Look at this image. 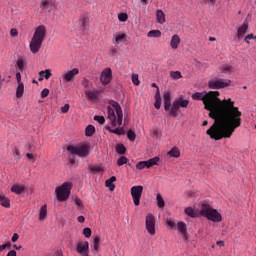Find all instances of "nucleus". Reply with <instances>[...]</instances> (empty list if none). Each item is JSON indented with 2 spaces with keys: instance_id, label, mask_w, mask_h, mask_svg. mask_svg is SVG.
Wrapping results in <instances>:
<instances>
[{
  "instance_id": "nucleus-1",
  "label": "nucleus",
  "mask_w": 256,
  "mask_h": 256,
  "mask_svg": "<svg viewBox=\"0 0 256 256\" xmlns=\"http://www.w3.org/2000/svg\"><path fill=\"white\" fill-rule=\"evenodd\" d=\"M192 99L203 101L204 109L209 111V117L214 119V124L206 131L211 139L215 141L230 139L235 129L241 127L243 113L231 98L219 99V91H210L205 95L202 92H196L192 95Z\"/></svg>"
},
{
  "instance_id": "nucleus-2",
  "label": "nucleus",
  "mask_w": 256,
  "mask_h": 256,
  "mask_svg": "<svg viewBox=\"0 0 256 256\" xmlns=\"http://www.w3.org/2000/svg\"><path fill=\"white\" fill-rule=\"evenodd\" d=\"M164 99V111L168 112L169 117H178L179 109H187L189 107V100L184 99L183 96L175 98L173 103L171 104V93L169 91H164L163 93Z\"/></svg>"
},
{
  "instance_id": "nucleus-3",
  "label": "nucleus",
  "mask_w": 256,
  "mask_h": 256,
  "mask_svg": "<svg viewBox=\"0 0 256 256\" xmlns=\"http://www.w3.org/2000/svg\"><path fill=\"white\" fill-rule=\"evenodd\" d=\"M109 105L107 107L108 111V119L111 122L112 127H121L123 125V109L121 105L117 103V101L110 100Z\"/></svg>"
},
{
  "instance_id": "nucleus-4",
  "label": "nucleus",
  "mask_w": 256,
  "mask_h": 256,
  "mask_svg": "<svg viewBox=\"0 0 256 256\" xmlns=\"http://www.w3.org/2000/svg\"><path fill=\"white\" fill-rule=\"evenodd\" d=\"M46 36H47V28H45L44 25H40L36 27L29 45L31 53H33L34 55L39 53L43 45V41H45Z\"/></svg>"
},
{
  "instance_id": "nucleus-5",
  "label": "nucleus",
  "mask_w": 256,
  "mask_h": 256,
  "mask_svg": "<svg viewBox=\"0 0 256 256\" xmlns=\"http://www.w3.org/2000/svg\"><path fill=\"white\" fill-rule=\"evenodd\" d=\"M200 215L207 218L209 221H213V223H221V221H223L221 214L218 213L216 209L211 208L208 204L201 205Z\"/></svg>"
},
{
  "instance_id": "nucleus-6",
  "label": "nucleus",
  "mask_w": 256,
  "mask_h": 256,
  "mask_svg": "<svg viewBox=\"0 0 256 256\" xmlns=\"http://www.w3.org/2000/svg\"><path fill=\"white\" fill-rule=\"evenodd\" d=\"M71 187H73L71 182H64L61 186L56 187L55 191L58 201H67V199H69Z\"/></svg>"
},
{
  "instance_id": "nucleus-7",
  "label": "nucleus",
  "mask_w": 256,
  "mask_h": 256,
  "mask_svg": "<svg viewBox=\"0 0 256 256\" xmlns=\"http://www.w3.org/2000/svg\"><path fill=\"white\" fill-rule=\"evenodd\" d=\"M70 155H77L78 157H88L90 153L89 144H80L78 146L69 145L67 147Z\"/></svg>"
},
{
  "instance_id": "nucleus-8",
  "label": "nucleus",
  "mask_w": 256,
  "mask_h": 256,
  "mask_svg": "<svg viewBox=\"0 0 256 256\" xmlns=\"http://www.w3.org/2000/svg\"><path fill=\"white\" fill-rule=\"evenodd\" d=\"M231 85V80L222 78H213L208 81L209 89H225Z\"/></svg>"
},
{
  "instance_id": "nucleus-9",
  "label": "nucleus",
  "mask_w": 256,
  "mask_h": 256,
  "mask_svg": "<svg viewBox=\"0 0 256 256\" xmlns=\"http://www.w3.org/2000/svg\"><path fill=\"white\" fill-rule=\"evenodd\" d=\"M131 197L133 199V203L136 207L141 205V196L143 195V186H133L130 189Z\"/></svg>"
},
{
  "instance_id": "nucleus-10",
  "label": "nucleus",
  "mask_w": 256,
  "mask_h": 256,
  "mask_svg": "<svg viewBox=\"0 0 256 256\" xmlns=\"http://www.w3.org/2000/svg\"><path fill=\"white\" fill-rule=\"evenodd\" d=\"M159 161H161V159L159 157H154L151 158L149 160L146 161H140L136 164V169H138L139 171L143 170V169H151V167L157 165V163H159Z\"/></svg>"
},
{
  "instance_id": "nucleus-11",
  "label": "nucleus",
  "mask_w": 256,
  "mask_h": 256,
  "mask_svg": "<svg viewBox=\"0 0 256 256\" xmlns=\"http://www.w3.org/2000/svg\"><path fill=\"white\" fill-rule=\"evenodd\" d=\"M146 230L149 235H155V216L149 213L145 220Z\"/></svg>"
},
{
  "instance_id": "nucleus-12",
  "label": "nucleus",
  "mask_w": 256,
  "mask_h": 256,
  "mask_svg": "<svg viewBox=\"0 0 256 256\" xmlns=\"http://www.w3.org/2000/svg\"><path fill=\"white\" fill-rule=\"evenodd\" d=\"M79 75V69L73 68L72 70H69L62 74V79L64 83H73L75 81V76Z\"/></svg>"
},
{
  "instance_id": "nucleus-13",
  "label": "nucleus",
  "mask_w": 256,
  "mask_h": 256,
  "mask_svg": "<svg viewBox=\"0 0 256 256\" xmlns=\"http://www.w3.org/2000/svg\"><path fill=\"white\" fill-rule=\"evenodd\" d=\"M111 79H113V72L111 71V68L104 69L100 76L102 85H109L111 83Z\"/></svg>"
},
{
  "instance_id": "nucleus-14",
  "label": "nucleus",
  "mask_w": 256,
  "mask_h": 256,
  "mask_svg": "<svg viewBox=\"0 0 256 256\" xmlns=\"http://www.w3.org/2000/svg\"><path fill=\"white\" fill-rule=\"evenodd\" d=\"M76 251L81 256H89V242L85 241L78 243Z\"/></svg>"
},
{
  "instance_id": "nucleus-15",
  "label": "nucleus",
  "mask_w": 256,
  "mask_h": 256,
  "mask_svg": "<svg viewBox=\"0 0 256 256\" xmlns=\"http://www.w3.org/2000/svg\"><path fill=\"white\" fill-rule=\"evenodd\" d=\"M84 93L88 101H97V99H99V95H101V91L96 88L85 90Z\"/></svg>"
},
{
  "instance_id": "nucleus-16",
  "label": "nucleus",
  "mask_w": 256,
  "mask_h": 256,
  "mask_svg": "<svg viewBox=\"0 0 256 256\" xmlns=\"http://www.w3.org/2000/svg\"><path fill=\"white\" fill-rule=\"evenodd\" d=\"M10 191L12 193H15V195H23V193H25V191H27V188L23 185H19V184H14Z\"/></svg>"
},
{
  "instance_id": "nucleus-17",
  "label": "nucleus",
  "mask_w": 256,
  "mask_h": 256,
  "mask_svg": "<svg viewBox=\"0 0 256 256\" xmlns=\"http://www.w3.org/2000/svg\"><path fill=\"white\" fill-rule=\"evenodd\" d=\"M177 229L184 239H187V225L185 222H178Z\"/></svg>"
},
{
  "instance_id": "nucleus-18",
  "label": "nucleus",
  "mask_w": 256,
  "mask_h": 256,
  "mask_svg": "<svg viewBox=\"0 0 256 256\" xmlns=\"http://www.w3.org/2000/svg\"><path fill=\"white\" fill-rule=\"evenodd\" d=\"M181 43V38L179 37V35L174 34L172 36V39L170 41V47L172 49H179V44Z\"/></svg>"
},
{
  "instance_id": "nucleus-19",
  "label": "nucleus",
  "mask_w": 256,
  "mask_h": 256,
  "mask_svg": "<svg viewBox=\"0 0 256 256\" xmlns=\"http://www.w3.org/2000/svg\"><path fill=\"white\" fill-rule=\"evenodd\" d=\"M155 102H154V107L155 109H161V92L159 91V88H157L155 96H154Z\"/></svg>"
},
{
  "instance_id": "nucleus-20",
  "label": "nucleus",
  "mask_w": 256,
  "mask_h": 256,
  "mask_svg": "<svg viewBox=\"0 0 256 256\" xmlns=\"http://www.w3.org/2000/svg\"><path fill=\"white\" fill-rule=\"evenodd\" d=\"M115 181H117V177L112 176L108 180H106L105 185L109 188V191H115Z\"/></svg>"
},
{
  "instance_id": "nucleus-21",
  "label": "nucleus",
  "mask_w": 256,
  "mask_h": 256,
  "mask_svg": "<svg viewBox=\"0 0 256 256\" xmlns=\"http://www.w3.org/2000/svg\"><path fill=\"white\" fill-rule=\"evenodd\" d=\"M40 7L43 11H51L53 4L50 0H42Z\"/></svg>"
},
{
  "instance_id": "nucleus-22",
  "label": "nucleus",
  "mask_w": 256,
  "mask_h": 256,
  "mask_svg": "<svg viewBox=\"0 0 256 256\" xmlns=\"http://www.w3.org/2000/svg\"><path fill=\"white\" fill-rule=\"evenodd\" d=\"M247 29H249V24L244 23L237 31V37L238 39H241L243 35L247 33Z\"/></svg>"
},
{
  "instance_id": "nucleus-23",
  "label": "nucleus",
  "mask_w": 256,
  "mask_h": 256,
  "mask_svg": "<svg viewBox=\"0 0 256 256\" xmlns=\"http://www.w3.org/2000/svg\"><path fill=\"white\" fill-rule=\"evenodd\" d=\"M156 21L157 23H160V25H163V23H165V13L163 12V10L156 11Z\"/></svg>"
},
{
  "instance_id": "nucleus-24",
  "label": "nucleus",
  "mask_w": 256,
  "mask_h": 256,
  "mask_svg": "<svg viewBox=\"0 0 256 256\" xmlns=\"http://www.w3.org/2000/svg\"><path fill=\"white\" fill-rule=\"evenodd\" d=\"M23 93H25V85L23 83H19L16 89L17 99H21V97H23Z\"/></svg>"
},
{
  "instance_id": "nucleus-25",
  "label": "nucleus",
  "mask_w": 256,
  "mask_h": 256,
  "mask_svg": "<svg viewBox=\"0 0 256 256\" xmlns=\"http://www.w3.org/2000/svg\"><path fill=\"white\" fill-rule=\"evenodd\" d=\"M184 213H186L188 217H192V219H195V217L199 216V213H197L193 207L185 208Z\"/></svg>"
},
{
  "instance_id": "nucleus-26",
  "label": "nucleus",
  "mask_w": 256,
  "mask_h": 256,
  "mask_svg": "<svg viewBox=\"0 0 256 256\" xmlns=\"http://www.w3.org/2000/svg\"><path fill=\"white\" fill-rule=\"evenodd\" d=\"M0 205H2V207H5L6 209H9V207H11V202L7 197H5V195L2 194L0 195Z\"/></svg>"
},
{
  "instance_id": "nucleus-27",
  "label": "nucleus",
  "mask_w": 256,
  "mask_h": 256,
  "mask_svg": "<svg viewBox=\"0 0 256 256\" xmlns=\"http://www.w3.org/2000/svg\"><path fill=\"white\" fill-rule=\"evenodd\" d=\"M168 155L177 159L178 157H181V152L179 151V148L173 147L170 151H168Z\"/></svg>"
},
{
  "instance_id": "nucleus-28",
  "label": "nucleus",
  "mask_w": 256,
  "mask_h": 256,
  "mask_svg": "<svg viewBox=\"0 0 256 256\" xmlns=\"http://www.w3.org/2000/svg\"><path fill=\"white\" fill-rule=\"evenodd\" d=\"M46 218H47V205H44L40 208L39 220L45 221Z\"/></svg>"
},
{
  "instance_id": "nucleus-29",
  "label": "nucleus",
  "mask_w": 256,
  "mask_h": 256,
  "mask_svg": "<svg viewBox=\"0 0 256 256\" xmlns=\"http://www.w3.org/2000/svg\"><path fill=\"white\" fill-rule=\"evenodd\" d=\"M99 243H101V238L99 236H96L92 243V249L96 253H99Z\"/></svg>"
},
{
  "instance_id": "nucleus-30",
  "label": "nucleus",
  "mask_w": 256,
  "mask_h": 256,
  "mask_svg": "<svg viewBox=\"0 0 256 256\" xmlns=\"http://www.w3.org/2000/svg\"><path fill=\"white\" fill-rule=\"evenodd\" d=\"M94 133H95V126H93V125H88L87 127H86V129H85V135H86V137H93V135H94Z\"/></svg>"
},
{
  "instance_id": "nucleus-31",
  "label": "nucleus",
  "mask_w": 256,
  "mask_h": 256,
  "mask_svg": "<svg viewBox=\"0 0 256 256\" xmlns=\"http://www.w3.org/2000/svg\"><path fill=\"white\" fill-rule=\"evenodd\" d=\"M108 131L110 133H114V135H125V129L123 128L111 129L108 127Z\"/></svg>"
},
{
  "instance_id": "nucleus-32",
  "label": "nucleus",
  "mask_w": 256,
  "mask_h": 256,
  "mask_svg": "<svg viewBox=\"0 0 256 256\" xmlns=\"http://www.w3.org/2000/svg\"><path fill=\"white\" fill-rule=\"evenodd\" d=\"M147 37L159 38V37H161V32L159 30H151V31L148 32Z\"/></svg>"
},
{
  "instance_id": "nucleus-33",
  "label": "nucleus",
  "mask_w": 256,
  "mask_h": 256,
  "mask_svg": "<svg viewBox=\"0 0 256 256\" xmlns=\"http://www.w3.org/2000/svg\"><path fill=\"white\" fill-rule=\"evenodd\" d=\"M156 201H157L158 207L160 208L165 207V200L163 199V196H161V194H157Z\"/></svg>"
},
{
  "instance_id": "nucleus-34",
  "label": "nucleus",
  "mask_w": 256,
  "mask_h": 256,
  "mask_svg": "<svg viewBox=\"0 0 256 256\" xmlns=\"http://www.w3.org/2000/svg\"><path fill=\"white\" fill-rule=\"evenodd\" d=\"M127 151V148H125V145L120 144L116 146V153H118L119 155H125Z\"/></svg>"
},
{
  "instance_id": "nucleus-35",
  "label": "nucleus",
  "mask_w": 256,
  "mask_h": 256,
  "mask_svg": "<svg viewBox=\"0 0 256 256\" xmlns=\"http://www.w3.org/2000/svg\"><path fill=\"white\" fill-rule=\"evenodd\" d=\"M170 77H172L174 80L183 79V75H181V72L179 71H171Z\"/></svg>"
},
{
  "instance_id": "nucleus-36",
  "label": "nucleus",
  "mask_w": 256,
  "mask_h": 256,
  "mask_svg": "<svg viewBox=\"0 0 256 256\" xmlns=\"http://www.w3.org/2000/svg\"><path fill=\"white\" fill-rule=\"evenodd\" d=\"M127 161H129V159H127V157L121 156V157L118 158V160H117V166H118V167H121L122 165H127Z\"/></svg>"
},
{
  "instance_id": "nucleus-37",
  "label": "nucleus",
  "mask_w": 256,
  "mask_h": 256,
  "mask_svg": "<svg viewBox=\"0 0 256 256\" xmlns=\"http://www.w3.org/2000/svg\"><path fill=\"white\" fill-rule=\"evenodd\" d=\"M125 37H127V35L125 34H118L115 38V44L119 45V43H123V40L125 39Z\"/></svg>"
},
{
  "instance_id": "nucleus-38",
  "label": "nucleus",
  "mask_w": 256,
  "mask_h": 256,
  "mask_svg": "<svg viewBox=\"0 0 256 256\" xmlns=\"http://www.w3.org/2000/svg\"><path fill=\"white\" fill-rule=\"evenodd\" d=\"M16 65H17L18 71H23L25 69V60L19 59Z\"/></svg>"
},
{
  "instance_id": "nucleus-39",
  "label": "nucleus",
  "mask_w": 256,
  "mask_h": 256,
  "mask_svg": "<svg viewBox=\"0 0 256 256\" xmlns=\"http://www.w3.org/2000/svg\"><path fill=\"white\" fill-rule=\"evenodd\" d=\"M127 137H128V139H129V141H132V142H133V141H135L137 135H135V132L130 129V130H128V132H127Z\"/></svg>"
},
{
  "instance_id": "nucleus-40",
  "label": "nucleus",
  "mask_w": 256,
  "mask_h": 256,
  "mask_svg": "<svg viewBox=\"0 0 256 256\" xmlns=\"http://www.w3.org/2000/svg\"><path fill=\"white\" fill-rule=\"evenodd\" d=\"M94 121H97L100 125H104L105 124V117L95 115L94 116Z\"/></svg>"
},
{
  "instance_id": "nucleus-41",
  "label": "nucleus",
  "mask_w": 256,
  "mask_h": 256,
  "mask_svg": "<svg viewBox=\"0 0 256 256\" xmlns=\"http://www.w3.org/2000/svg\"><path fill=\"white\" fill-rule=\"evenodd\" d=\"M118 19L121 23H125V21H127V19H129V17L127 16V13H120L118 15Z\"/></svg>"
},
{
  "instance_id": "nucleus-42",
  "label": "nucleus",
  "mask_w": 256,
  "mask_h": 256,
  "mask_svg": "<svg viewBox=\"0 0 256 256\" xmlns=\"http://www.w3.org/2000/svg\"><path fill=\"white\" fill-rule=\"evenodd\" d=\"M91 233H92L91 228L87 227V228H84V229H83V235H84L87 239H89V237H91Z\"/></svg>"
},
{
  "instance_id": "nucleus-43",
  "label": "nucleus",
  "mask_w": 256,
  "mask_h": 256,
  "mask_svg": "<svg viewBox=\"0 0 256 256\" xmlns=\"http://www.w3.org/2000/svg\"><path fill=\"white\" fill-rule=\"evenodd\" d=\"M74 203H75V205H77V207H81V209H83V201L80 200L79 197H75Z\"/></svg>"
},
{
  "instance_id": "nucleus-44",
  "label": "nucleus",
  "mask_w": 256,
  "mask_h": 256,
  "mask_svg": "<svg viewBox=\"0 0 256 256\" xmlns=\"http://www.w3.org/2000/svg\"><path fill=\"white\" fill-rule=\"evenodd\" d=\"M26 149H28V151H30V153H35V144H26Z\"/></svg>"
},
{
  "instance_id": "nucleus-45",
  "label": "nucleus",
  "mask_w": 256,
  "mask_h": 256,
  "mask_svg": "<svg viewBox=\"0 0 256 256\" xmlns=\"http://www.w3.org/2000/svg\"><path fill=\"white\" fill-rule=\"evenodd\" d=\"M132 82L134 83V85H139V76L137 74L132 75Z\"/></svg>"
},
{
  "instance_id": "nucleus-46",
  "label": "nucleus",
  "mask_w": 256,
  "mask_h": 256,
  "mask_svg": "<svg viewBox=\"0 0 256 256\" xmlns=\"http://www.w3.org/2000/svg\"><path fill=\"white\" fill-rule=\"evenodd\" d=\"M48 96H49V89L44 88V89L41 91V97H42V99H45V97H48Z\"/></svg>"
},
{
  "instance_id": "nucleus-47",
  "label": "nucleus",
  "mask_w": 256,
  "mask_h": 256,
  "mask_svg": "<svg viewBox=\"0 0 256 256\" xmlns=\"http://www.w3.org/2000/svg\"><path fill=\"white\" fill-rule=\"evenodd\" d=\"M53 74H51V70L50 69H47V70H44V78L45 79H51V76H52Z\"/></svg>"
},
{
  "instance_id": "nucleus-48",
  "label": "nucleus",
  "mask_w": 256,
  "mask_h": 256,
  "mask_svg": "<svg viewBox=\"0 0 256 256\" xmlns=\"http://www.w3.org/2000/svg\"><path fill=\"white\" fill-rule=\"evenodd\" d=\"M10 35H11V37H17V35H19V31L15 28H12L10 30Z\"/></svg>"
},
{
  "instance_id": "nucleus-49",
  "label": "nucleus",
  "mask_w": 256,
  "mask_h": 256,
  "mask_svg": "<svg viewBox=\"0 0 256 256\" xmlns=\"http://www.w3.org/2000/svg\"><path fill=\"white\" fill-rule=\"evenodd\" d=\"M82 85L85 89H89V80L87 78H84L82 81Z\"/></svg>"
},
{
  "instance_id": "nucleus-50",
  "label": "nucleus",
  "mask_w": 256,
  "mask_h": 256,
  "mask_svg": "<svg viewBox=\"0 0 256 256\" xmlns=\"http://www.w3.org/2000/svg\"><path fill=\"white\" fill-rule=\"evenodd\" d=\"M69 104H65L62 108L61 111L62 113H69Z\"/></svg>"
},
{
  "instance_id": "nucleus-51",
  "label": "nucleus",
  "mask_w": 256,
  "mask_h": 256,
  "mask_svg": "<svg viewBox=\"0 0 256 256\" xmlns=\"http://www.w3.org/2000/svg\"><path fill=\"white\" fill-rule=\"evenodd\" d=\"M14 157L16 159H21V153L19 152L18 148H15L14 150Z\"/></svg>"
},
{
  "instance_id": "nucleus-52",
  "label": "nucleus",
  "mask_w": 256,
  "mask_h": 256,
  "mask_svg": "<svg viewBox=\"0 0 256 256\" xmlns=\"http://www.w3.org/2000/svg\"><path fill=\"white\" fill-rule=\"evenodd\" d=\"M231 69H233V67H231V65L223 66V73H229V71H231Z\"/></svg>"
},
{
  "instance_id": "nucleus-53",
  "label": "nucleus",
  "mask_w": 256,
  "mask_h": 256,
  "mask_svg": "<svg viewBox=\"0 0 256 256\" xmlns=\"http://www.w3.org/2000/svg\"><path fill=\"white\" fill-rule=\"evenodd\" d=\"M12 243H16V241H19V234L14 233L11 238Z\"/></svg>"
},
{
  "instance_id": "nucleus-54",
  "label": "nucleus",
  "mask_w": 256,
  "mask_h": 256,
  "mask_svg": "<svg viewBox=\"0 0 256 256\" xmlns=\"http://www.w3.org/2000/svg\"><path fill=\"white\" fill-rule=\"evenodd\" d=\"M91 171H93V173H101V168L97 167V166H93L91 168Z\"/></svg>"
},
{
  "instance_id": "nucleus-55",
  "label": "nucleus",
  "mask_w": 256,
  "mask_h": 256,
  "mask_svg": "<svg viewBox=\"0 0 256 256\" xmlns=\"http://www.w3.org/2000/svg\"><path fill=\"white\" fill-rule=\"evenodd\" d=\"M16 80H17V83L19 84V83H23V82H21V72H17L16 73Z\"/></svg>"
},
{
  "instance_id": "nucleus-56",
  "label": "nucleus",
  "mask_w": 256,
  "mask_h": 256,
  "mask_svg": "<svg viewBox=\"0 0 256 256\" xmlns=\"http://www.w3.org/2000/svg\"><path fill=\"white\" fill-rule=\"evenodd\" d=\"M6 256H17V252L15 250H10Z\"/></svg>"
},
{
  "instance_id": "nucleus-57",
  "label": "nucleus",
  "mask_w": 256,
  "mask_h": 256,
  "mask_svg": "<svg viewBox=\"0 0 256 256\" xmlns=\"http://www.w3.org/2000/svg\"><path fill=\"white\" fill-rule=\"evenodd\" d=\"M78 223H85V216H79L77 218Z\"/></svg>"
},
{
  "instance_id": "nucleus-58",
  "label": "nucleus",
  "mask_w": 256,
  "mask_h": 256,
  "mask_svg": "<svg viewBox=\"0 0 256 256\" xmlns=\"http://www.w3.org/2000/svg\"><path fill=\"white\" fill-rule=\"evenodd\" d=\"M247 39H248V40H249V39H255V36H253V34H248V35L245 37L244 41H247Z\"/></svg>"
},
{
  "instance_id": "nucleus-59",
  "label": "nucleus",
  "mask_w": 256,
  "mask_h": 256,
  "mask_svg": "<svg viewBox=\"0 0 256 256\" xmlns=\"http://www.w3.org/2000/svg\"><path fill=\"white\" fill-rule=\"evenodd\" d=\"M216 245H218L219 247H225V242L220 240L216 242Z\"/></svg>"
},
{
  "instance_id": "nucleus-60",
  "label": "nucleus",
  "mask_w": 256,
  "mask_h": 256,
  "mask_svg": "<svg viewBox=\"0 0 256 256\" xmlns=\"http://www.w3.org/2000/svg\"><path fill=\"white\" fill-rule=\"evenodd\" d=\"M6 249H7V245L5 244L0 245V253H3V251Z\"/></svg>"
},
{
  "instance_id": "nucleus-61",
  "label": "nucleus",
  "mask_w": 256,
  "mask_h": 256,
  "mask_svg": "<svg viewBox=\"0 0 256 256\" xmlns=\"http://www.w3.org/2000/svg\"><path fill=\"white\" fill-rule=\"evenodd\" d=\"M23 246L19 245L17 246V244L13 245V249H16V251H19L20 249H22Z\"/></svg>"
},
{
  "instance_id": "nucleus-62",
  "label": "nucleus",
  "mask_w": 256,
  "mask_h": 256,
  "mask_svg": "<svg viewBox=\"0 0 256 256\" xmlns=\"http://www.w3.org/2000/svg\"><path fill=\"white\" fill-rule=\"evenodd\" d=\"M87 25V18L82 19V27H85Z\"/></svg>"
},
{
  "instance_id": "nucleus-63",
  "label": "nucleus",
  "mask_w": 256,
  "mask_h": 256,
  "mask_svg": "<svg viewBox=\"0 0 256 256\" xmlns=\"http://www.w3.org/2000/svg\"><path fill=\"white\" fill-rule=\"evenodd\" d=\"M169 227H175V223L173 221H168Z\"/></svg>"
},
{
  "instance_id": "nucleus-64",
  "label": "nucleus",
  "mask_w": 256,
  "mask_h": 256,
  "mask_svg": "<svg viewBox=\"0 0 256 256\" xmlns=\"http://www.w3.org/2000/svg\"><path fill=\"white\" fill-rule=\"evenodd\" d=\"M26 157H28V159H33V154L32 153H27Z\"/></svg>"
}]
</instances>
